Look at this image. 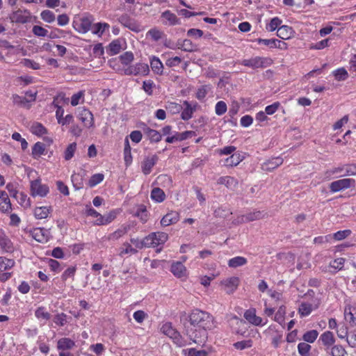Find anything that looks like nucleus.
<instances>
[{
	"label": "nucleus",
	"mask_w": 356,
	"mask_h": 356,
	"mask_svg": "<svg viewBox=\"0 0 356 356\" xmlns=\"http://www.w3.org/2000/svg\"><path fill=\"white\" fill-rule=\"evenodd\" d=\"M35 317L40 320V321H47L51 317V315L49 312H47L44 307H38L35 312Z\"/></svg>",
	"instance_id": "5fc2aeb1"
},
{
	"label": "nucleus",
	"mask_w": 356,
	"mask_h": 356,
	"mask_svg": "<svg viewBox=\"0 0 356 356\" xmlns=\"http://www.w3.org/2000/svg\"><path fill=\"white\" fill-rule=\"evenodd\" d=\"M40 17L43 21L47 23H52L55 21L56 19L54 13L49 10H43L40 13Z\"/></svg>",
	"instance_id": "69168bd1"
},
{
	"label": "nucleus",
	"mask_w": 356,
	"mask_h": 356,
	"mask_svg": "<svg viewBox=\"0 0 356 356\" xmlns=\"http://www.w3.org/2000/svg\"><path fill=\"white\" fill-rule=\"evenodd\" d=\"M177 47L187 52H192L197 49V46L188 39L179 40L177 42Z\"/></svg>",
	"instance_id": "cd10ccee"
},
{
	"label": "nucleus",
	"mask_w": 356,
	"mask_h": 356,
	"mask_svg": "<svg viewBox=\"0 0 356 356\" xmlns=\"http://www.w3.org/2000/svg\"><path fill=\"white\" fill-rule=\"evenodd\" d=\"M311 346L305 342L299 343L298 345V351L301 356H309Z\"/></svg>",
	"instance_id": "e2e57ef3"
},
{
	"label": "nucleus",
	"mask_w": 356,
	"mask_h": 356,
	"mask_svg": "<svg viewBox=\"0 0 356 356\" xmlns=\"http://www.w3.org/2000/svg\"><path fill=\"white\" fill-rule=\"evenodd\" d=\"M92 19L89 16H83L73 20V28L80 33H86L90 30Z\"/></svg>",
	"instance_id": "39448f33"
},
{
	"label": "nucleus",
	"mask_w": 356,
	"mask_h": 356,
	"mask_svg": "<svg viewBox=\"0 0 356 356\" xmlns=\"http://www.w3.org/2000/svg\"><path fill=\"white\" fill-rule=\"evenodd\" d=\"M244 318L251 324L256 326H264L268 323L266 318H262L256 315L254 309H250L244 313Z\"/></svg>",
	"instance_id": "9d476101"
},
{
	"label": "nucleus",
	"mask_w": 356,
	"mask_h": 356,
	"mask_svg": "<svg viewBox=\"0 0 356 356\" xmlns=\"http://www.w3.org/2000/svg\"><path fill=\"white\" fill-rule=\"evenodd\" d=\"M144 131L152 142L158 143L161 140V134L156 130L146 127L144 129Z\"/></svg>",
	"instance_id": "37998d69"
},
{
	"label": "nucleus",
	"mask_w": 356,
	"mask_h": 356,
	"mask_svg": "<svg viewBox=\"0 0 356 356\" xmlns=\"http://www.w3.org/2000/svg\"><path fill=\"white\" fill-rule=\"evenodd\" d=\"M320 305V300L315 299L312 302H302L298 308V313L301 317L309 316L312 312L316 309Z\"/></svg>",
	"instance_id": "f8f14e48"
},
{
	"label": "nucleus",
	"mask_w": 356,
	"mask_h": 356,
	"mask_svg": "<svg viewBox=\"0 0 356 356\" xmlns=\"http://www.w3.org/2000/svg\"><path fill=\"white\" fill-rule=\"evenodd\" d=\"M126 75L146 76L149 72V65L144 63H137L128 66L124 70Z\"/></svg>",
	"instance_id": "423d86ee"
},
{
	"label": "nucleus",
	"mask_w": 356,
	"mask_h": 356,
	"mask_svg": "<svg viewBox=\"0 0 356 356\" xmlns=\"http://www.w3.org/2000/svg\"><path fill=\"white\" fill-rule=\"evenodd\" d=\"M283 163V159L281 157L273 158L271 160L264 162L261 168L264 171H271Z\"/></svg>",
	"instance_id": "a878e982"
},
{
	"label": "nucleus",
	"mask_w": 356,
	"mask_h": 356,
	"mask_svg": "<svg viewBox=\"0 0 356 356\" xmlns=\"http://www.w3.org/2000/svg\"><path fill=\"white\" fill-rule=\"evenodd\" d=\"M282 23V21L281 19L278 17H275L271 19L268 24H266V29L268 31H274L279 28Z\"/></svg>",
	"instance_id": "6e6d98bb"
},
{
	"label": "nucleus",
	"mask_w": 356,
	"mask_h": 356,
	"mask_svg": "<svg viewBox=\"0 0 356 356\" xmlns=\"http://www.w3.org/2000/svg\"><path fill=\"white\" fill-rule=\"evenodd\" d=\"M161 331L163 334L170 337L178 346L182 347L186 345V342L177 330L173 327L171 323L166 322L163 323L161 327Z\"/></svg>",
	"instance_id": "7ed1b4c3"
},
{
	"label": "nucleus",
	"mask_w": 356,
	"mask_h": 356,
	"mask_svg": "<svg viewBox=\"0 0 356 356\" xmlns=\"http://www.w3.org/2000/svg\"><path fill=\"white\" fill-rule=\"evenodd\" d=\"M217 183L218 184L225 185L227 188L230 189H234L238 186V181L232 177L225 176L220 177Z\"/></svg>",
	"instance_id": "c85d7f7f"
},
{
	"label": "nucleus",
	"mask_w": 356,
	"mask_h": 356,
	"mask_svg": "<svg viewBox=\"0 0 356 356\" xmlns=\"http://www.w3.org/2000/svg\"><path fill=\"white\" fill-rule=\"evenodd\" d=\"M15 265V261L4 257H0V272H3L12 268Z\"/></svg>",
	"instance_id": "c03bdc74"
},
{
	"label": "nucleus",
	"mask_w": 356,
	"mask_h": 356,
	"mask_svg": "<svg viewBox=\"0 0 356 356\" xmlns=\"http://www.w3.org/2000/svg\"><path fill=\"white\" fill-rule=\"evenodd\" d=\"M320 340L322 341V343L325 346L327 347L333 345L335 341L334 334L330 331H326L323 332L320 337Z\"/></svg>",
	"instance_id": "e433bc0d"
},
{
	"label": "nucleus",
	"mask_w": 356,
	"mask_h": 356,
	"mask_svg": "<svg viewBox=\"0 0 356 356\" xmlns=\"http://www.w3.org/2000/svg\"><path fill=\"white\" fill-rule=\"evenodd\" d=\"M294 33V31L291 26L283 25L277 29V35L282 40H289L293 37Z\"/></svg>",
	"instance_id": "bb28decb"
},
{
	"label": "nucleus",
	"mask_w": 356,
	"mask_h": 356,
	"mask_svg": "<svg viewBox=\"0 0 356 356\" xmlns=\"http://www.w3.org/2000/svg\"><path fill=\"white\" fill-rule=\"evenodd\" d=\"M168 239V234L163 232H153L145 237L147 248L162 246Z\"/></svg>",
	"instance_id": "20e7f679"
},
{
	"label": "nucleus",
	"mask_w": 356,
	"mask_h": 356,
	"mask_svg": "<svg viewBox=\"0 0 356 356\" xmlns=\"http://www.w3.org/2000/svg\"><path fill=\"white\" fill-rule=\"evenodd\" d=\"M170 272L177 278L185 280L188 272L185 266L180 261H173L170 266Z\"/></svg>",
	"instance_id": "ddd939ff"
},
{
	"label": "nucleus",
	"mask_w": 356,
	"mask_h": 356,
	"mask_svg": "<svg viewBox=\"0 0 356 356\" xmlns=\"http://www.w3.org/2000/svg\"><path fill=\"white\" fill-rule=\"evenodd\" d=\"M150 66L152 71L156 74H162L163 71V65L161 60L156 56L150 58Z\"/></svg>",
	"instance_id": "7c9ffc66"
},
{
	"label": "nucleus",
	"mask_w": 356,
	"mask_h": 356,
	"mask_svg": "<svg viewBox=\"0 0 356 356\" xmlns=\"http://www.w3.org/2000/svg\"><path fill=\"white\" fill-rule=\"evenodd\" d=\"M239 283L240 280L238 277H231L222 280L220 282V285L224 287L227 293H232L236 290Z\"/></svg>",
	"instance_id": "2eb2a0df"
},
{
	"label": "nucleus",
	"mask_w": 356,
	"mask_h": 356,
	"mask_svg": "<svg viewBox=\"0 0 356 356\" xmlns=\"http://www.w3.org/2000/svg\"><path fill=\"white\" fill-rule=\"evenodd\" d=\"M31 236L38 242L44 243L49 241L50 232L46 229L37 227L31 231Z\"/></svg>",
	"instance_id": "f3484780"
},
{
	"label": "nucleus",
	"mask_w": 356,
	"mask_h": 356,
	"mask_svg": "<svg viewBox=\"0 0 356 356\" xmlns=\"http://www.w3.org/2000/svg\"><path fill=\"white\" fill-rule=\"evenodd\" d=\"M243 160V157L239 154H232L231 156L227 158L225 161V165L228 167L236 166Z\"/></svg>",
	"instance_id": "c9c22d12"
},
{
	"label": "nucleus",
	"mask_w": 356,
	"mask_h": 356,
	"mask_svg": "<svg viewBox=\"0 0 356 356\" xmlns=\"http://www.w3.org/2000/svg\"><path fill=\"white\" fill-rule=\"evenodd\" d=\"M151 198L156 202L160 203L165 200V194L160 188H154L151 192Z\"/></svg>",
	"instance_id": "58836bf2"
},
{
	"label": "nucleus",
	"mask_w": 356,
	"mask_h": 356,
	"mask_svg": "<svg viewBox=\"0 0 356 356\" xmlns=\"http://www.w3.org/2000/svg\"><path fill=\"white\" fill-rule=\"evenodd\" d=\"M355 180L351 178H345L332 181L330 184V189L332 193H337L342 190L355 186Z\"/></svg>",
	"instance_id": "6e6552de"
},
{
	"label": "nucleus",
	"mask_w": 356,
	"mask_h": 356,
	"mask_svg": "<svg viewBox=\"0 0 356 356\" xmlns=\"http://www.w3.org/2000/svg\"><path fill=\"white\" fill-rule=\"evenodd\" d=\"M256 42L259 44H264L270 48H277L280 49H286L287 44L286 42H282L277 39L272 38V39H262L257 38Z\"/></svg>",
	"instance_id": "dca6fc26"
},
{
	"label": "nucleus",
	"mask_w": 356,
	"mask_h": 356,
	"mask_svg": "<svg viewBox=\"0 0 356 356\" xmlns=\"http://www.w3.org/2000/svg\"><path fill=\"white\" fill-rule=\"evenodd\" d=\"M104 178V175L102 173H97L93 175L88 181L90 187H94L101 183Z\"/></svg>",
	"instance_id": "338daca9"
},
{
	"label": "nucleus",
	"mask_w": 356,
	"mask_h": 356,
	"mask_svg": "<svg viewBox=\"0 0 356 356\" xmlns=\"http://www.w3.org/2000/svg\"><path fill=\"white\" fill-rule=\"evenodd\" d=\"M137 252V250L132 248L128 243H124L122 247L120 248L119 255L123 257L125 254H134Z\"/></svg>",
	"instance_id": "680f3d73"
},
{
	"label": "nucleus",
	"mask_w": 356,
	"mask_h": 356,
	"mask_svg": "<svg viewBox=\"0 0 356 356\" xmlns=\"http://www.w3.org/2000/svg\"><path fill=\"white\" fill-rule=\"evenodd\" d=\"M158 161V156L152 155L146 157L141 163L142 172L145 175H149L152 172V168Z\"/></svg>",
	"instance_id": "412c9836"
},
{
	"label": "nucleus",
	"mask_w": 356,
	"mask_h": 356,
	"mask_svg": "<svg viewBox=\"0 0 356 356\" xmlns=\"http://www.w3.org/2000/svg\"><path fill=\"white\" fill-rule=\"evenodd\" d=\"M121 63L126 66L131 65L130 64L134 59V54L131 51H126L119 57Z\"/></svg>",
	"instance_id": "603ef678"
},
{
	"label": "nucleus",
	"mask_w": 356,
	"mask_h": 356,
	"mask_svg": "<svg viewBox=\"0 0 356 356\" xmlns=\"http://www.w3.org/2000/svg\"><path fill=\"white\" fill-rule=\"evenodd\" d=\"M12 211V204L7 193L0 191V212L8 213Z\"/></svg>",
	"instance_id": "6ab92c4d"
},
{
	"label": "nucleus",
	"mask_w": 356,
	"mask_h": 356,
	"mask_svg": "<svg viewBox=\"0 0 356 356\" xmlns=\"http://www.w3.org/2000/svg\"><path fill=\"white\" fill-rule=\"evenodd\" d=\"M266 213L264 211H256L250 212L246 215L238 217L237 223H244L250 221H254L264 218Z\"/></svg>",
	"instance_id": "aec40b11"
},
{
	"label": "nucleus",
	"mask_w": 356,
	"mask_h": 356,
	"mask_svg": "<svg viewBox=\"0 0 356 356\" xmlns=\"http://www.w3.org/2000/svg\"><path fill=\"white\" fill-rule=\"evenodd\" d=\"M240 63L243 66L255 70L270 66L273 63V60L268 57L254 56L248 59H243Z\"/></svg>",
	"instance_id": "f03ea898"
},
{
	"label": "nucleus",
	"mask_w": 356,
	"mask_h": 356,
	"mask_svg": "<svg viewBox=\"0 0 356 356\" xmlns=\"http://www.w3.org/2000/svg\"><path fill=\"white\" fill-rule=\"evenodd\" d=\"M247 262L248 261L246 258L237 256L228 261V266L230 268H237L245 265Z\"/></svg>",
	"instance_id": "79ce46f5"
},
{
	"label": "nucleus",
	"mask_w": 356,
	"mask_h": 356,
	"mask_svg": "<svg viewBox=\"0 0 356 356\" xmlns=\"http://www.w3.org/2000/svg\"><path fill=\"white\" fill-rule=\"evenodd\" d=\"M344 318L351 326H356V309L350 305H346L344 308Z\"/></svg>",
	"instance_id": "5701e85b"
},
{
	"label": "nucleus",
	"mask_w": 356,
	"mask_h": 356,
	"mask_svg": "<svg viewBox=\"0 0 356 356\" xmlns=\"http://www.w3.org/2000/svg\"><path fill=\"white\" fill-rule=\"evenodd\" d=\"M76 149V143H70L64 152V158L66 161L70 160L74 155L75 151Z\"/></svg>",
	"instance_id": "052dcab7"
},
{
	"label": "nucleus",
	"mask_w": 356,
	"mask_h": 356,
	"mask_svg": "<svg viewBox=\"0 0 356 356\" xmlns=\"http://www.w3.org/2000/svg\"><path fill=\"white\" fill-rule=\"evenodd\" d=\"M318 336V332L316 330H312L306 332L303 336L302 339L305 343H314Z\"/></svg>",
	"instance_id": "de8ad7c7"
},
{
	"label": "nucleus",
	"mask_w": 356,
	"mask_h": 356,
	"mask_svg": "<svg viewBox=\"0 0 356 356\" xmlns=\"http://www.w3.org/2000/svg\"><path fill=\"white\" fill-rule=\"evenodd\" d=\"M110 26L106 22H98L91 26L92 33L98 36H102L106 30L109 29Z\"/></svg>",
	"instance_id": "473e14b6"
},
{
	"label": "nucleus",
	"mask_w": 356,
	"mask_h": 356,
	"mask_svg": "<svg viewBox=\"0 0 356 356\" xmlns=\"http://www.w3.org/2000/svg\"><path fill=\"white\" fill-rule=\"evenodd\" d=\"M44 145L40 142H38L32 148V155L34 158L39 157L44 154Z\"/></svg>",
	"instance_id": "864d4df0"
},
{
	"label": "nucleus",
	"mask_w": 356,
	"mask_h": 356,
	"mask_svg": "<svg viewBox=\"0 0 356 356\" xmlns=\"http://www.w3.org/2000/svg\"><path fill=\"white\" fill-rule=\"evenodd\" d=\"M86 213L88 216L93 217L95 219L94 224L95 225H99V222L102 220V215L97 212L95 209H94L91 207H87L86 210Z\"/></svg>",
	"instance_id": "3c124183"
},
{
	"label": "nucleus",
	"mask_w": 356,
	"mask_h": 356,
	"mask_svg": "<svg viewBox=\"0 0 356 356\" xmlns=\"http://www.w3.org/2000/svg\"><path fill=\"white\" fill-rule=\"evenodd\" d=\"M183 104L184 107H182L181 118L185 121L188 120L192 118L193 114L196 110V104L193 106L187 101H184Z\"/></svg>",
	"instance_id": "393cba45"
},
{
	"label": "nucleus",
	"mask_w": 356,
	"mask_h": 356,
	"mask_svg": "<svg viewBox=\"0 0 356 356\" xmlns=\"http://www.w3.org/2000/svg\"><path fill=\"white\" fill-rule=\"evenodd\" d=\"M51 211V209L49 207H38L35 208L33 214L35 218L42 220L47 218Z\"/></svg>",
	"instance_id": "2f4dec72"
},
{
	"label": "nucleus",
	"mask_w": 356,
	"mask_h": 356,
	"mask_svg": "<svg viewBox=\"0 0 356 356\" xmlns=\"http://www.w3.org/2000/svg\"><path fill=\"white\" fill-rule=\"evenodd\" d=\"M286 314V308L284 306H280L276 312L274 320L279 324L282 325L284 323V316Z\"/></svg>",
	"instance_id": "0e129e2a"
},
{
	"label": "nucleus",
	"mask_w": 356,
	"mask_h": 356,
	"mask_svg": "<svg viewBox=\"0 0 356 356\" xmlns=\"http://www.w3.org/2000/svg\"><path fill=\"white\" fill-rule=\"evenodd\" d=\"M252 345L253 341L252 339H246L234 343L233 346L237 350H242L251 348Z\"/></svg>",
	"instance_id": "4d7b16f0"
},
{
	"label": "nucleus",
	"mask_w": 356,
	"mask_h": 356,
	"mask_svg": "<svg viewBox=\"0 0 356 356\" xmlns=\"http://www.w3.org/2000/svg\"><path fill=\"white\" fill-rule=\"evenodd\" d=\"M122 49H123L122 42L120 39L114 40L108 47V51L110 55H116L120 53Z\"/></svg>",
	"instance_id": "72a5a7b5"
},
{
	"label": "nucleus",
	"mask_w": 356,
	"mask_h": 356,
	"mask_svg": "<svg viewBox=\"0 0 356 356\" xmlns=\"http://www.w3.org/2000/svg\"><path fill=\"white\" fill-rule=\"evenodd\" d=\"M0 247L6 252H12L14 250L12 241L2 230H0Z\"/></svg>",
	"instance_id": "b1692460"
},
{
	"label": "nucleus",
	"mask_w": 356,
	"mask_h": 356,
	"mask_svg": "<svg viewBox=\"0 0 356 356\" xmlns=\"http://www.w3.org/2000/svg\"><path fill=\"white\" fill-rule=\"evenodd\" d=\"M332 74L335 79L339 81H345L348 77V73L347 70L343 67L337 69L332 72Z\"/></svg>",
	"instance_id": "49530a36"
},
{
	"label": "nucleus",
	"mask_w": 356,
	"mask_h": 356,
	"mask_svg": "<svg viewBox=\"0 0 356 356\" xmlns=\"http://www.w3.org/2000/svg\"><path fill=\"white\" fill-rule=\"evenodd\" d=\"M332 356H345L346 351L341 345L334 346L331 349Z\"/></svg>",
	"instance_id": "774afa93"
},
{
	"label": "nucleus",
	"mask_w": 356,
	"mask_h": 356,
	"mask_svg": "<svg viewBox=\"0 0 356 356\" xmlns=\"http://www.w3.org/2000/svg\"><path fill=\"white\" fill-rule=\"evenodd\" d=\"M131 151V148L129 144L128 137H126L124 139V159L125 165L127 166L131 165V163H132V156Z\"/></svg>",
	"instance_id": "f704fd0d"
},
{
	"label": "nucleus",
	"mask_w": 356,
	"mask_h": 356,
	"mask_svg": "<svg viewBox=\"0 0 356 356\" xmlns=\"http://www.w3.org/2000/svg\"><path fill=\"white\" fill-rule=\"evenodd\" d=\"M118 214V211L116 210H112L104 215H102V220L99 222V226L100 225H106L111 222H113Z\"/></svg>",
	"instance_id": "ea45409f"
},
{
	"label": "nucleus",
	"mask_w": 356,
	"mask_h": 356,
	"mask_svg": "<svg viewBox=\"0 0 356 356\" xmlns=\"http://www.w3.org/2000/svg\"><path fill=\"white\" fill-rule=\"evenodd\" d=\"M345 166L346 165H343L341 166H338L336 168H334L332 169L328 170L326 172H325V179H330L334 175H339L341 173L345 172Z\"/></svg>",
	"instance_id": "a18cd8bd"
},
{
	"label": "nucleus",
	"mask_w": 356,
	"mask_h": 356,
	"mask_svg": "<svg viewBox=\"0 0 356 356\" xmlns=\"http://www.w3.org/2000/svg\"><path fill=\"white\" fill-rule=\"evenodd\" d=\"M128 232V228L122 226L114 232L110 234L108 236V240L115 241L124 236Z\"/></svg>",
	"instance_id": "8fccbe9b"
},
{
	"label": "nucleus",
	"mask_w": 356,
	"mask_h": 356,
	"mask_svg": "<svg viewBox=\"0 0 356 356\" xmlns=\"http://www.w3.org/2000/svg\"><path fill=\"white\" fill-rule=\"evenodd\" d=\"M160 19L162 24L167 26H172L180 24L181 23L179 18L169 10H167L161 14Z\"/></svg>",
	"instance_id": "9b49d317"
},
{
	"label": "nucleus",
	"mask_w": 356,
	"mask_h": 356,
	"mask_svg": "<svg viewBox=\"0 0 356 356\" xmlns=\"http://www.w3.org/2000/svg\"><path fill=\"white\" fill-rule=\"evenodd\" d=\"M30 191L33 197H43L49 193V188L47 185L42 184L40 179H35L31 181Z\"/></svg>",
	"instance_id": "0eeeda50"
},
{
	"label": "nucleus",
	"mask_w": 356,
	"mask_h": 356,
	"mask_svg": "<svg viewBox=\"0 0 356 356\" xmlns=\"http://www.w3.org/2000/svg\"><path fill=\"white\" fill-rule=\"evenodd\" d=\"M185 356H207L208 353L204 350H196L195 348H189L183 350Z\"/></svg>",
	"instance_id": "bf43d9fd"
},
{
	"label": "nucleus",
	"mask_w": 356,
	"mask_h": 356,
	"mask_svg": "<svg viewBox=\"0 0 356 356\" xmlns=\"http://www.w3.org/2000/svg\"><path fill=\"white\" fill-rule=\"evenodd\" d=\"M18 203L24 209L29 208L31 205L30 198L24 193H19L17 197L15 198Z\"/></svg>",
	"instance_id": "09e8293b"
},
{
	"label": "nucleus",
	"mask_w": 356,
	"mask_h": 356,
	"mask_svg": "<svg viewBox=\"0 0 356 356\" xmlns=\"http://www.w3.org/2000/svg\"><path fill=\"white\" fill-rule=\"evenodd\" d=\"M179 220V213L176 211H170L161 220V225L167 227L177 223Z\"/></svg>",
	"instance_id": "4be33fe9"
},
{
	"label": "nucleus",
	"mask_w": 356,
	"mask_h": 356,
	"mask_svg": "<svg viewBox=\"0 0 356 356\" xmlns=\"http://www.w3.org/2000/svg\"><path fill=\"white\" fill-rule=\"evenodd\" d=\"M134 215L143 223L146 222L148 220V212L146 207L143 204H140L137 207Z\"/></svg>",
	"instance_id": "4c0bfd02"
},
{
	"label": "nucleus",
	"mask_w": 356,
	"mask_h": 356,
	"mask_svg": "<svg viewBox=\"0 0 356 356\" xmlns=\"http://www.w3.org/2000/svg\"><path fill=\"white\" fill-rule=\"evenodd\" d=\"M79 119L86 127L90 128L94 125V118L92 113L87 108H82L79 112Z\"/></svg>",
	"instance_id": "a211bd4d"
},
{
	"label": "nucleus",
	"mask_w": 356,
	"mask_h": 356,
	"mask_svg": "<svg viewBox=\"0 0 356 356\" xmlns=\"http://www.w3.org/2000/svg\"><path fill=\"white\" fill-rule=\"evenodd\" d=\"M191 327L186 328V334L195 343L201 344L207 339V330L215 327L213 316L208 312L193 310L188 316Z\"/></svg>",
	"instance_id": "f257e3e1"
},
{
	"label": "nucleus",
	"mask_w": 356,
	"mask_h": 356,
	"mask_svg": "<svg viewBox=\"0 0 356 356\" xmlns=\"http://www.w3.org/2000/svg\"><path fill=\"white\" fill-rule=\"evenodd\" d=\"M31 13L28 10L18 9L10 15V19L13 23L25 24L30 21Z\"/></svg>",
	"instance_id": "1a4fd4ad"
},
{
	"label": "nucleus",
	"mask_w": 356,
	"mask_h": 356,
	"mask_svg": "<svg viewBox=\"0 0 356 356\" xmlns=\"http://www.w3.org/2000/svg\"><path fill=\"white\" fill-rule=\"evenodd\" d=\"M75 346V342L69 338H61L58 341L57 348L60 351L71 350Z\"/></svg>",
	"instance_id": "c756f323"
},
{
	"label": "nucleus",
	"mask_w": 356,
	"mask_h": 356,
	"mask_svg": "<svg viewBox=\"0 0 356 356\" xmlns=\"http://www.w3.org/2000/svg\"><path fill=\"white\" fill-rule=\"evenodd\" d=\"M163 33L156 28L151 29L147 33V37H149L153 41L157 42L161 39Z\"/></svg>",
	"instance_id": "13d9d810"
},
{
	"label": "nucleus",
	"mask_w": 356,
	"mask_h": 356,
	"mask_svg": "<svg viewBox=\"0 0 356 356\" xmlns=\"http://www.w3.org/2000/svg\"><path fill=\"white\" fill-rule=\"evenodd\" d=\"M31 132L36 136H43L47 133L46 128L39 122H33L30 128Z\"/></svg>",
	"instance_id": "a19ab883"
},
{
	"label": "nucleus",
	"mask_w": 356,
	"mask_h": 356,
	"mask_svg": "<svg viewBox=\"0 0 356 356\" xmlns=\"http://www.w3.org/2000/svg\"><path fill=\"white\" fill-rule=\"evenodd\" d=\"M118 22L124 27L128 28L132 31L139 32L140 31V26L139 24L134 19L131 18L127 14L122 15L118 18Z\"/></svg>",
	"instance_id": "4468645a"
}]
</instances>
